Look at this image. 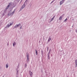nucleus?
Returning a JSON list of instances; mask_svg holds the SVG:
<instances>
[{
    "label": "nucleus",
    "instance_id": "nucleus-24",
    "mask_svg": "<svg viewBox=\"0 0 77 77\" xmlns=\"http://www.w3.org/2000/svg\"><path fill=\"white\" fill-rule=\"evenodd\" d=\"M4 15H5V12L2 14V16H4Z\"/></svg>",
    "mask_w": 77,
    "mask_h": 77
},
{
    "label": "nucleus",
    "instance_id": "nucleus-10",
    "mask_svg": "<svg viewBox=\"0 0 77 77\" xmlns=\"http://www.w3.org/2000/svg\"><path fill=\"white\" fill-rule=\"evenodd\" d=\"M29 74L30 75L32 76V72H31V71H29Z\"/></svg>",
    "mask_w": 77,
    "mask_h": 77
},
{
    "label": "nucleus",
    "instance_id": "nucleus-27",
    "mask_svg": "<svg viewBox=\"0 0 77 77\" xmlns=\"http://www.w3.org/2000/svg\"><path fill=\"white\" fill-rule=\"evenodd\" d=\"M7 45H8H8H9V42H8L7 43Z\"/></svg>",
    "mask_w": 77,
    "mask_h": 77
},
{
    "label": "nucleus",
    "instance_id": "nucleus-35",
    "mask_svg": "<svg viewBox=\"0 0 77 77\" xmlns=\"http://www.w3.org/2000/svg\"><path fill=\"white\" fill-rule=\"evenodd\" d=\"M43 40H44V38H43Z\"/></svg>",
    "mask_w": 77,
    "mask_h": 77
},
{
    "label": "nucleus",
    "instance_id": "nucleus-7",
    "mask_svg": "<svg viewBox=\"0 0 77 77\" xmlns=\"http://www.w3.org/2000/svg\"><path fill=\"white\" fill-rule=\"evenodd\" d=\"M16 44V43H15V42H14V43H13V47H15V45Z\"/></svg>",
    "mask_w": 77,
    "mask_h": 77
},
{
    "label": "nucleus",
    "instance_id": "nucleus-15",
    "mask_svg": "<svg viewBox=\"0 0 77 77\" xmlns=\"http://www.w3.org/2000/svg\"><path fill=\"white\" fill-rule=\"evenodd\" d=\"M44 53V52L42 50L41 51V53H42V56H43V53Z\"/></svg>",
    "mask_w": 77,
    "mask_h": 77
},
{
    "label": "nucleus",
    "instance_id": "nucleus-33",
    "mask_svg": "<svg viewBox=\"0 0 77 77\" xmlns=\"http://www.w3.org/2000/svg\"><path fill=\"white\" fill-rule=\"evenodd\" d=\"M77 65H76V66H75V67H77Z\"/></svg>",
    "mask_w": 77,
    "mask_h": 77
},
{
    "label": "nucleus",
    "instance_id": "nucleus-29",
    "mask_svg": "<svg viewBox=\"0 0 77 77\" xmlns=\"http://www.w3.org/2000/svg\"><path fill=\"white\" fill-rule=\"evenodd\" d=\"M55 17V16H53V18H54Z\"/></svg>",
    "mask_w": 77,
    "mask_h": 77
},
{
    "label": "nucleus",
    "instance_id": "nucleus-3",
    "mask_svg": "<svg viewBox=\"0 0 77 77\" xmlns=\"http://www.w3.org/2000/svg\"><path fill=\"white\" fill-rule=\"evenodd\" d=\"M27 0L26 1L24 2V4L22 6V8H23V9H24V8L25 7V5H27Z\"/></svg>",
    "mask_w": 77,
    "mask_h": 77
},
{
    "label": "nucleus",
    "instance_id": "nucleus-22",
    "mask_svg": "<svg viewBox=\"0 0 77 77\" xmlns=\"http://www.w3.org/2000/svg\"><path fill=\"white\" fill-rule=\"evenodd\" d=\"M54 0L51 3H51H53V2H54Z\"/></svg>",
    "mask_w": 77,
    "mask_h": 77
},
{
    "label": "nucleus",
    "instance_id": "nucleus-39",
    "mask_svg": "<svg viewBox=\"0 0 77 77\" xmlns=\"http://www.w3.org/2000/svg\"><path fill=\"white\" fill-rule=\"evenodd\" d=\"M45 72H46V71Z\"/></svg>",
    "mask_w": 77,
    "mask_h": 77
},
{
    "label": "nucleus",
    "instance_id": "nucleus-30",
    "mask_svg": "<svg viewBox=\"0 0 77 77\" xmlns=\"http://www.w3.org/2000/svg\"><path fill=\"white\" fill-rule=\"evenodd\" d=\"M48 59H49V60H50V57H48Z\"/></svg>",
    "mask_w": 77,
    "mask_h": 77
},
{
    "label": "nucleus",
    "instance_id": "nucleus-26",
    "mask_svg": "<svg viewBox=\"0 0 77 77\" xmlns=\"http://www.w3.org/2000/svg\"><path fill=\"white\" fill-rule=\"evenodd\" d=\"M22 28V26H21L20 27V29H21Z\"/></svg>",
    "mask_w": 77,
    "mask_h": 77
},
{
    "label": "nucleus",
    "instance_id": "nucleus-14",
    "mask_svg": "<svg viewBox=\"0 0 77 77\" xmlns=\"http://www.w3.org/2000/svg\"><path fill=\"white\" fill-rule=\"evenodd\" d=\"M12 15V14L11 13H9L8 14V16H10V15Z\"/></svg>",
    "mask_w": 77,
    "mask_h": 77
},
{
    "label": "nucleus",
    "instance_id": "nucleus-2",
    "mask_svg": "<svg viewBox=\"0 0 77 77\" xmlns=\"http://www.w3.org/2000/svg\"><path fill=\"white\" fill-rule=\"evenodd\" d=\"M21 26V24H20V23H19V24H17L14 26V27L13 28V29H17V28L18 27H19V26Z\"/></svg>",
    "mask_w": 77,
    "mask_h": 77
},
{
    "label": "nucleus",
    "instance_id": "nucleus-31",
    "mask_svg": "<svg viewBox=\"0 0 77 77\" xmlns=\"http://www.w3.org/2000/svg\"><path fill=\"white\" fill-rule=\"evenodd\" d=\"M76 32H77V29H76Z\"/></svg>",
    "mask_w": 77,
    "mask_h": 77
},
{
    "label": "nucleus",
    "instance_id": "nucleus-28",
    "mask_svg": "<svg viewBox=\"0 0 77 77\" xmlns=\"http://www.w3.org/2000/svg\"><path fill=\"white\" fill-rule=\"evenodd\" d=\"M62 1H63V2H65V0H62Z\"/></svg>",
    "mask_w": 77,
    "mask_h": 77
},
{
    "label": "nucleus",
    "instance_id": "nucleus-13",
    "mask_svg": "<svg viewBox=\"0 0 77 77\" xmlns=\"http://www.w3.org/2000/svg\"><path fill=\"white\" fill-rule=\"evenodd\" d=\"M8 67H9V65H8V64H6V68H8Z\"/></svg>",
    "mask_w": 77,
    "mask_h": 77
},
{
    "label": "nucleus",
    "instance_id": "nucleus-5",
    "mask_svg": "<svg viewBox=\"0 0 77 77\" xmlns=\"http://www.w3.org/2000/svg\"><path fill=\"white\" fill-rule=\"evenodd\" d=\"M26 57L27 58V61H29V55L27 53H26Z\"/></svg>",
    "mask_w": 77,
    "mask_h": 77
},
{
    "label": "nucleus",
    "instance_id": "nucleus-25",
    "mask_svg": "<svg viewBox=\"0 0 77 77\" xmlns=\"http://www.w3.org/2000/svg\"><path fill=\"white\" fill-rule=\"evenodd\" d=\"M48 57H50L49 54H48Z\"/></svg>",
    "mask_w": 77,
    "mask_h": 77
},
{
    "label": "nucleus",
    "instance_id": "nucleus-36",
    "mask_svg": "<svg viewBox=\"0 0 77 77\" xmlns=\"http://www.w3.org/2000/svg\"><path fill=\"white\" fill-rule=\"evenodd\" d=\"M16 71H17V69H16Z\"/></svg>",
    "mask_w": 77,
    "mask_h": 77
},
{
    "label": "nucleus",
    "instance_id": "nucleus-16",
    "mask_svg": "<svg viewBox=\"0 0 77 77\" xmlns=\"http://www.w3.org/2000/svg\"><path fill=\"white\" fill-rule=\"evenodd\" d=\"M23 9V8L22 7L20 10L19 11L20 12V11H21Z\"/></svg>",
    "mask_w": 77,
    "mask_h": 77
},
{
    "label": "nucleus",
    "instance_id": "nucleus-37",
    "mask_svg": "<svg viewBox=\"0 0 77 77\" xmlns=\"http://www.w3.org/2000/svg\"><path fill=\"white\" fill-rule=\"evenodd\" d=\"M16 77H18V76H16Z\"/></svg>",
    "mask_w": 77,
    "mask_h": 77
},
{
    "label": "nucleus",
    "instance_id": "nucleus-34",
    "mask_svg": "<svg viewBox=\"0 0 77 77\" xmlns=\"http://www.w3.org/2000/svg\"><path fill=\"white\" fill-rule=\"evenodd\" d=\"M13 12H15V10H14Z\"/></svg>",
    "mask_w": 77,
    "mask_h": 77
},
{
    "label": "nucleus",
    "instance_id": "nucleus-18",
    "mask_svg": "<svg viewBox=\"0 0 77 77\" xmlns=\"http://www.w3.org/2000/svg\"><path fill=\"white\" fill-rule=\"evenodd\" d=\"M25 67H26V66H27V63H26L25 64Z\"/></svg>",
    "mask_w": 77,
    "mask_h": 77
},
{
    "label": "nucleus",
    "instance_id": "nucleus-40",
    "mask_svg": "<svg viewBox=\"0 0 77 77\" xmlns=\"http://www.w3.org/2000/svg\"><path fill=\"white\" fill-rule=\"evenodd\" d=\"M54 0L55 1V0Z\"/></svg>",
    "mask_w": 77,
    "mask_h": 77
},
{
    "label": "nucleus",
    "instance_id": "nucleus-19",
    "mask_svg": "<svg viewBox=\"0 0 77 77\" xmlns=\"http://www.w3.org/2000/svg\"><path fill=\"white\" fill-rule=\"evenodd\" d=\"M15 13V12H13L11 14V15H13V14H14V13Z\"/></svg>",
    "mask_w": 77,
    "mask_h": 77
},
{
    "label": "nucleus",
    "instance_id": "nucleus-8",
    "mask_svg": "<svg viewBox=\"0 0 77 77\" xmlns=\"http://www.w3.org/2000/svg\"><path fill=\"white\" fill-rule=\"evenodd\" d=\"M51 38H50V37L48 39V42H50V41H51Z\"/></svg>",
    "mask_w": 77,
    "mask_h": 77
},
{
    "label": "nucleus",
    "instance_id": "nucleus-17",
    "mask_svg": "<svg viewBox=\"0 0 77 77\" xmlns=\"http://www.w3.org/2000/svg\"><path fill=\"white\" fill-rule=\"evenodd\" d=\"M16 74L17 75H18V70H17V72L16 73Z\"/></svg>",
    "mask_w": 77,
    "mask_h": 77
},
{
    "label": "nucleus",
    "instance_id": "nucleus-1",
    "mask_svg": "<svg viewBox=\"0 0 77 77\" xmlns=\"http://www.w3.org/2000/svg\"><path fill=\"white\" fill-rule=\"evenodd\" d=\"M14 24L13 22H12V23H9L5 27V28L6 29H8V28H9V26H12V24Z\"/></svg>",
    "mask_w": 77,
    "mask_h": 77
},
{
    "label": "nucleus",
    "instance_id": "nucleus-23",
    "mask_svg": "<svg viewBox=\"0 0 77 77\" xmlns=\"http://www.w3.org/2000/svg\"><path fill=\"white\" fill-rule=\"evenodd\" d=\"M51 50H49V53H48V54H49L50 53Z\"/></svg>",
    "mask_w": 77,
    "mask_h": 77
},
{
    "label": "nucleus",
    "instance_id": "nucleus-11",
    "mask_svg": "<svg viewBox=\"0 0 77 77\" xmlns=\"http://www.w3.org/2000/svg\"><path fill=\"white\" fill-rule=\"evenodd\" d=\"M35 54L36 55H38V51L36 50V49L35 50Z\"/></svg>",
    "mask_w": 77,
    "mask_h": 77
},
{
    "label": "nucleus",
    "instance_id": "nucleus-12",
    "mask_svg": "<svg viewBox=\"0 0 77 77\" xmlns=\"http://www.w3.org/2000/svg\"><path fill=\"white\" fill-rule=\"evenodd\" d=\"M75 65H77V60H75Z\"/></svg>",
    "mask_w": 77,
    "mask_h": 77
},
{
    "label": "nucleus",
    "instance_id": "nucleus-32",
    "mask_svg": "<svg viewBox=\"0 0 77 77\" xmlns=\"http://www.w3.org/2000/svg\"><path fill=\"white\" fill-rule=\"evenodd\" d=\"M48 47H47V51H48Z\"/></svg>",
    "mask_w": 77,
    "mask_h": 77
},
{
    "label": "nucleus",
    "instance_id": "nucleus-4",
    "mask_svg": "<svg viewBox=\"0 0 77 77\" xmlns=\"http://www.w3.org/2000/svg\"><path fill=\"white\" fill-rule=\"evenodd\" d=\"M9 5H8L5 8V9H8L9 7V6H11V5H12V2H11L9 4Z\"/></svg>",
    "mask_w": 77,
    "mask_h": 77
},
{
    "label": "nucleus",
    "instance_id": "nucleus-6",
    "mask_svg": "<svg viewBox=\"0 0 77 77\" xmlns=\"http://www.w3.org/2000/svg\"><path fill=\"white\" fill-rule=\"evenodd\" d=\"M64 2H63V1H60V5H61L62 4H63V3H64Z\"/></svg>",
    "mask_w": 77,
    "mask_h": 77
},
{
    "label": "nucleus",
    "instance_id": "nucleus-21",
    "mask_svg": "<svg viewBox=\"0 0 77 77\" xmlns=\"http://www.w3.org/2000/svg\"><path fill=\"white\" fill-rule=\"evenodd\" d=\"M66 20H67V18H66L64 21V22H65V21H66Z\"/></svg>",
    "mask_w": 77,
    "mask_h": 77
},
{
    "label": "nucleus",
    "instance_id": "nucleus-9",
    "mask_svg": "<svg viewBox=\"0 0 77 77\" xmlns=\"http://www.w3.org/2000/svg\"><path fill=\"white\" fill-rule=\"evenodd\" d=\"M62 18H63V17L62 16H61L60 17L59 20H62Z\"/></svg>",
    "mask_w": 77,
    "mask_h": 77
},
{
    "label": "nucleus",
    "instance_id": "nucleus-20",
    "mask_svg": "<svg viewBox=\"0 0 77 77\" xmlns=\"http://www.w3.org/2000/svg\"><path fill=\"white\" fill-rule=\"evenodd\" d=\"M54 18L53 17L52 18H51V21H53V20H54Z\"/></svg>",
    "mask_w": 77,
    "mask_h": 77
},
{
    "label": "nucleus",
    "instance_id": "nucleus-38",
    "mask_svg": "<svg viewBox=\"0 0 77 77\" xmlns=\"http://www.w3.org/2000/svg\"><path fill=\"white\" fill-rule=\"evenodd\" d=\"M72 27H73V26H72Z\"/></svg>",
    "mask_w": 77,
    "mask_h": 77
}]
</instances>
